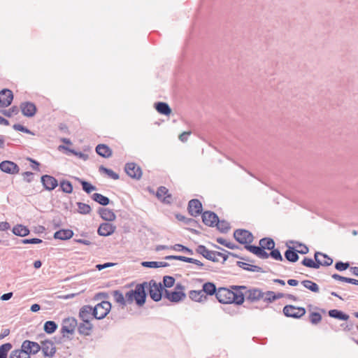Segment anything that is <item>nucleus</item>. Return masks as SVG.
Wrapping results in <instances>:
<instances>
[{
    "label": "nucleus",
    "mask_w": 358,
    "mask_h": 358,
    "mask_svg": "<svg viewBox=\"0 0 358 358\" xmlns=\"http://www.w3.org/2000/svg\"><path fill=\"white\" fill-rule=\"evenodd\" d=\"M239 286H232L233 290L226 287L218 288L216 299L221 303H234L241 305L244 302V296L239 290Z\"/></svg>",
    "instance_id": "obj_1"
},
{
    "label": "nucleus",
    "mask_w": 358,
    "mask_h": 358,
    "mask_svg": "<svg viewBox=\"0 0 358 358\" xmlns=\"http://www.w3.org/2000/svg\"><path fill=\"white\" fill-rule=\"evenodd\" d=\"M145 283L137 284L134 289H130L124 294L125 305L131 304L134 301L139 307L143 306L147 297V293L145 292Z\"/></svg>",
    "instance_id": "obj_2"
},
{
    "label": "nucleus",
    "mask_w": 358,
    "mask_h": 358,
    "mask_svg": "<svg viewBox=\"0 0 358 358\" xmlns=\"http://www.w3.org/2000/svg\"><path fill=\"white\" fill-rule=\"evenodd\" d=\"M145 283V292L148 294L150 298L156 302L159 301L162 298L163 293L164 294V288L162 282H157L155 280H151L149 282H143Z\"/></svg>",
    "instance_id": "obj_3"
},
{
    "label": "nucleus",
    "mask_w": 358,
    "mask_h": 358,
    "mask_svg": "<svg viewBox=\"0 0 358 358\" xmlns=\"http://www.w3.org/2000/svg\"><path fill=\"white\" fill-rule=\"evenodd\" d=\"M239 290L241 292L244 296V299L250 302H257L259 300H263L266 302V292H263L262 289L258 288L248 289L245 286H239Z\"/></svg>",
    "instance_id": "obj_4"
},
{
    "label": "nucleus",
    "mask_w": 358,
    "mask_h": 358,
    "mask_svg": "<svg viewBox=\"0 0 358 358\" xmlns=\"http://www.w3.org/2000/svg\"><path fill=\"white\" fill-rule=\"evenodd\" d=\"M111 303L108 301H103L94 307V317L97 320L103 319L110 312Z\"/></svg>",
    "instance_id": "obj_5"
},
{
    "label": "nucleus",
    "mask_w": 358,
    "mask_h": 358,
    "mask_svg": "<svg viewBox=\"0 0 358 358\" xmlns=\"http://www.w3.org/2000/svg\"><path fill=\"white\" fill-rule=\"evenodd\" d=\"M282 312L286 317L295 319L301 318L306 313L304 308L296 307L292 305H286L284 306Z\"/></svg>",
    "instance_id": "obj_6"
},
{
    "label": "nucleus",
    "mask_w": 358,
    "mask_h": 358,
    "mask_svg": "<svg viewBox=\"0 0 358 358\" xmlns=\"http://www.w3.org/2000/svg\"><path fill=\"white\" fill-rule=\"evenodd\" d=\"M234 236L238 242L242 244H248L253 241L252 234L249 231L245 229L236 230Z\"/></svg>",
    "instance_id": "obj_7"
},
{
    "label": "nucleus",
    "mask_w": 358,
    "mask_h": 358,
    "mask_svg": "<svg viewBox=\"0 0 358 358\" xmlns=\"http://www.w3.org/2000/svg\"><path fill=\"white\" fill-rule=\"evenodd\" d=\"M22 348L27 355L31 357V355L37 354L41 350V345L36 342L25 340L22 343Z\"/></svg>",
    "instance_id": "obj_8"
},
{
    "label": "nucleus",
    "mask_w": 358,
    "mask_h": 358,
    "mask_svg": "<svg viewBox=\"0 0 358 358\" xmlns=\"http://www.w3.org/2000/svg\"><path fill=\"white\" fill-rule=\"evenodd\" d=\"M77 325V320L74 317L65 318L62 322L61 333L64 336H65V334H73Z\"/></svg>",
    "instance_id": "obj_9"
},
{
    "label": "nucleus",
    "mask_w": 358,
    "mask_h": 358,
    "mask_svg": "<svg viewBox=\"0 0 358 358\" xmlns=\"http://www.w3.org/2000/svg\"><path fill=\"white\" fill-rule=\"evenodd\" d=\"M316 268L319 266H329L332 264L333 259L325 253L316 252L314 255Z\"/></svg>",
    "instance_id": "obj_10"
},
{
    "label": "nucleus",
    "mask_w": 358,
    "mask_h": 358,
    "mask_svg": "<svg viewBox=\"0 0 358 358\" xmlns=\"http://www.w3.org/2000/svg\"><path fill=\"white\" fill-rule=\"evenodd\" d=\"M164 297L171 302L178 303L186 297V294L182 291H169L164 289Z\"/></svg>",
    "instance_id": "obj_11"
},
{
    "label": "nucleus",
    "mask_w": 358,
    "mask_h": 358,
    "mask_svg": "<svg viewBox=\"0 0 358 358\" xmlns=\"http://www.w3.org/2000/svg\"><path fill=\"white\" fill-rule=\"evenodd\" d=\"M125 171L132 178L140 179L142 176L141 167L135 163H127L125 166Z\"/></svg>",
    "instance_id": "obj_12"
},
{
    "label": "nucleus",
    "mask_w": 358,
    "mask_h": 358,
    "mask_svg": "<svg viewBox=\"0 0 358 358\" xmlns=\"http://www.w3.org/2000/svg\"><path fill=\"white\" fill-rule=\"evenodd\" d=\"M41 350L45 357H52L56 352V348L52 341L45 340L41 341Z\"/></svg>",
    "instance_id": "obj_13"
},
{
    "label": "nucleus",
    "mask_w": 358,
    "mask_h": 358,
    "mask_svg": "<svg viewBox=\"0 0 358 358\" xmlns=\"http://www.w3.org/2000/svg\"><path fill=\"white\" fill-rule=\"evenodd\" d=\"M202 220L203 223L207 226H214L217 225L218 228H220V224L218 220V217L217 215L210 211H206L202 215Z\"/></svg>",
    "instance_id": "obj_14"
},
{
    "label": "nucleus",
    "mask_w": 358,
    "mask_h": 358,
    "mask_svg": "<svg viewBox=\"0 0 358 358\" xmlns=\"http://www.w3.org/2000/svg\"><path fill=\"white\" fill-rule=\"evenodd\" d=\"M13 99V94L10 90L0 91V108H6L10 105Z\"/></svg>",
    "instance_id": "obj_15"
},
{
    "label": "nucleus",
    "mask_w": 358,
    "mask_h": 358,
    "mask_svg": "<svg viewBox=\"0 0 358 358\" xmlns=\"http://www.w3.org/2000/svg\"><path fill=\"white\" fill-rule=\"evenodd\" d=\"M0 169L7 173L15 174L20 171L18 166L10 161H3L0 163Z\"/></svg>",
    "instance_id": "obj_16"
},
{
    "label": "nucleus",
    "mask_w": 358,
    "mask_h": 358,
    "mask_svg": "<svg viewBox=\"0 0 358 358\" xmlns=\"http://www.w3.org/2000/svg\"><path fill=\"white\" fill-rule=\"evenodd\" d=\"M41 182L47 190H53L58 186V181L53 176L44 175L41 177Z\"/></svg>",
    "instance_id": "obj_17"
},
{
    "label": "nucleus",
    "mask_w": 358,
    "mask_h": 358,
    "mask_svg": "<svg viewBox=\"0 0 358 358\" xmlns=\"http://www.w3.org/2000/svg\"><path fill=\"white\" fill-rule=\"evenodd\" d=\"M79 317L83 322H90L94 317V308L88 305L83 306L80 309Z\"/></svg>",
    "instance_id": "obj_18"
},
{
    "label": "nucleus",
    "mask_w": 358,
    "mask_h": 358,
    "mask_svg": "<svg viewBox=\"0 0 358 358\" xmlns=\"http://www.w3.org/2000/svg\"><path fill=\"white\" fill-rule=\"evenodd\" d=\"M188 211L192 216L196 217L201 213L202 204L198 199H192L188 204Z\"/></svg>",
    "instance_id": "obj_19"
},
{
    "label": "nucleus",
    "mask_w": 358,
    "mask_h": 358,
    "mask_svg": "<svg viewBox=\"0 0 358 358\" xmlns=\"http://www.w3.org/2000/svg\"><path fill=\"white\" fill-rule=\"evenodd\" d=\"M20 109L22 114L27 117H33L36 113V107L34 103L31 102L22 103Z\"/></svg>",
    "instance_id": "obj_20"
},
{
    "label": "nucleus",
    "mask_w": 358,
    "mask_h": 358,
    "mask_svg": "<svg viewBox=\"0 0 358 358\" xmlns=\"http://www.w3.org/2000/svg\"><path fill=\"white\" fill-rule=\"evenodd\" d=\"M115 230V227L108 222L101 224L98 229V234L100 236H107L111 235Z\"/></svg>",
    "instance_id": "obj_21"
},
{
    "label": "nucleus",
    "mask_w": 358,
    "mask_h": 358,
    "mask_svg": "<svg viewBox=\"0 0 358 358\" xmlns=\"http://www.w3.org/2000/svg\"><path fill=\"white\" fill-rule=\"evenodd\" d=\"M156 196L159 199L166 203H170L172 201V196L165 187H160L157 191Z\"/></svg>",
    "instance_id": "obj_22"
},
{
    "label": "nucleus",
    "mask_w": 358,
    "mask_h": 358,
    "mask_svg": "<svg viewBox=\"0 0 358 358\" xmlns=\"http://www.w3.org/2000/svg\"><path fill=\"white\" fill-rule=\"evenodd\" d=\"M96 152L99 155L104 158L110 157L113 155L112 150L105 144H99L96 147Z\"/></svg>",
    "instance_id": "obj_23"
},
{
    "label": "nucleus",
    "mask_w": 358,
    "mask_h": 358,
    "mask_svg": "<svg viewBox=\"0 0 358 358\" xmlns=\"http://www.w3.org/2000/svg\"><path fill=\"white\" fill-rule=\"evenodd\" d=\"M247 248L250 252H251L252 253L255 254V255L260 258L266 259L268 257V253H267L261 245H249L247 247Z\"/></svg>",
    "instance_id": "obj_24"
},
{
    "label": "nucleus",
    "mask_w": 358,
    "mask_h": 358,
    "mask_svg": "<svg viewBox=\"0 0 358 358\" xmlns=\"http://www.w3.org/2000/svg\"><path fill=\"white\" fill-rule=\"evenodd\" d=\"M202 292L205 293L206 295H217V292H218V289H217L215 285L213 282H205L202 285Z\"/></svg>",
    "instance_id": "obj_25"
},
{
    "label": "nucleus",
    "mask_w": 358,
    "mask_h": 358,
    "mask_svg": "<svg viewBox=\"0 0 358 358\" xmlns=\"http://www.w3.org/2000/svg\"><path fill=\"white\" fill-rule=\"evenodd\" d=\"M189 297L196 302H203L207 299L206 296H204L202 289L201 290H191L189 292Z\"/></svg>",
    "instance_id": "obj_26"
},
{
    "label": "nucleus",
    "mask_w": 358,
    "mask_h": 358,
    "mask_svg": "<svg viewBox=\"0 0 358 358\" xmlns=\"http://www.w3.org/2000/svg\"><path fill=\"white\" fill-rule=\"evenodd\" d=\"M328 314L331 317L344 321H347L350 317L348 314L345 313L342 310L337 309H332L329 310Z\"/></svg>",
    "instance_id": "obj_27"
},
{
    "label": "nucleus",
    "mask_w": 358,
    "mask_h": 358,
    "mask_svg": "<svg viewBox=\"0 0 358 358\" xmlns=\"http://www.w3.org/2000/svg\"><path fill=\"white\" fill-rule=\"evenodd\" d=\"M77 326L79 334L85 336L90 335L93 327L90 322H83Z\"/></svg>",
    "instance_id": "obj_28"
},
{
    "label": "nucleus",
    "mask_w": 358,
    "mask_h": 358,
    "mask_svg": "<svg viewBox=\"0 0 358 358\" xmlns=\"http://www.w3.org/2000/svg\"><path fill=\"white\" fill-rule=\"evenodd\" d=\"M155 108L158 113L165 115H169L171 113V109L169 106L164 102H158L155 104Z\"/></svg>",
    "instance_id": "obj_29"
},
{
    "label": "nucleus",
    "mask_w": 358,
    "mask_h": 358,
    "mask_svg": "<svg viewBox=\"0 0 358 358\" xmlns=\"http://www.w3.org/2000/svg\"><path fill=\"white\" fill-rule=\"evenodd\" d=\"M266 303H269L273 301L281 299L282 297H285V294L283 293L278 292L275 294L273 291H266Z\"/></svg>",
    "instance_id": "obj_30"
},
{
    "label": "nucleus",
    "mask_w": 358,
    "mask_h": 358,
    "mask_svg": "<svg viewBox=\"0 0 358 358\" xmlns=\"http://www.w3.org/2000/svg\"><path fill=\"white\" fill-rule=\"evenodd\" d=\"M73 235V232L71 229H62L57 231L55 234V238L61 239V240H66L71 238Z\"/></svg>",
    "instance_id": "obj_31"
},
{
    "label": "nucleus",
    "mask_w": 358,
    "mask_h": 358,
    "mask_svg": "<svg viewBox=\"0 0 358 358\" xmlns=\"http://www.w3.org/2000/svg\"><path fill=\"white\" fill-rule=\"evenodd\" d=\"M13 232L16 236L23 237L29 234V230L22 224H17L13 228Z\"/></svg>",
    "instance_id": "obj_32"
},
{
    "label": "nucleus",
    "mask_w": 358,
    "mask_h": 358,
    "mask_svg": "<svg viewBox=\"0 0 358 358\" xmlns=\"http://www.w3.org/2000/svg\"><path fill=\"white\" fill-rule=\"evenodd\" d=\"M101 217L107 221H113L115 219V215L112 210L108 208H102L99 211Z\"/></svg>",
    "instance_id": "obj_33"
},
{
    "label": "nucleus",
    "mask_w": 358,
    "mask_h": 358,
    "mask_svg": "<svg viewBox=\"0 0 358 358\" xmlns=\"http://www.w3.org/2000/svg\"><path fill=\"white\" fill-rule=\"evenodd\" d=\"M259 245L264 250H273L275 247V243L271 238H264L259 241Z\"/></svg>",
    "instance_id": "obj_34"
},
{
    "label": "nucleus",
    "mask_w": 358,
    "mask_h": 358,
    "mask_svg": "<svg viewBox=\"0 0 358 358\" xmlns=\"http://www.w3.org/2000/svg\"><path fill=\"white\" fill-rule=\"evenodd\" d=\"M285 257L287 261L291 262H295L299 259L296 252L293 249V248L290 247L285 252Z\"/></svg>",
    "instance_id": "obj_35"
},
{
    "label": "nucleus",
    "mask_w": 358,
    "mask_h": 358,
    "mask_svg": "<svg viewBox=\"0 0 358 358\" xmlns=\"http://www.w3.org/2000/svg\"><path fill=\"white\" fill-rule=\"evenodd\" d=\"M58 327L57 323L54 321H47L44 323L43 329L45 333L51 334L54 333Z\"/></svg>",
    "instance_id": "obj_36"
},
{
    "label": "nucleus",
    "mask_w": 358,
    "mask_h": 358,
    "mask_svg": "<svg viewBox=\"0 0 358 358\" xmlns=\"http://www.w3.org/2000/svg\"><path fill=\"white\" fill-rule=\"evenodd\" d=\"M113 296L115 300V301L122 306V307H124L125 305V300H124V295L122 294V292L120 290H115L113 292Z\"/></svg>",
    "instance_id": "obj_37"
},
{
    "label": "nucleus",
    "mask_w": 358,
    "mask_h": 358,
    "mask_svg": "<svg viewBox=\"0 0 358 358\" xmlns=\"http://www.w3.org/2000/svg\"><path fill=\"white\" fill-rule=\"evenodd\" d=\"M304 287L308 289L311 292L318 293L320 292L319 286L314 282L308 280H303L301 282Z\"/></svg>",
    "instance_id": "obj_38"
},
{
    "label": "nucleus",
    "mask_w": 358,
    "mask_h": 358,
    "mask_svg": "<svg viewBox=\"0 0 358 358\" xmlns=\"http://www.w3.org/2000/svg\"><path fill=\"white\" fill-rule=\"evenodd\" d=\"M141 265L144 267H150V268H159V267H166L169 265L163 262H143L141 263Z\"/></svg>",
    "instance_id": "obj_39"
},
{
    "label": "nucleus",
    "mask_w": 358,
    "mask_h": 358,
    "mask_svg": "<svg viewBox=\"0 0 358 358\" xmlns=\"http://www.w3.org/2000/svg\"><path fill=\"white\" fill-rule=\"evenodd\" d=\"M208 259L211 260L213 262H224L226 258L225 256L218 252L212 251Z\"/></svg>",
    "instance_id": "obj_40"
},
{
    "label": "nucleus",
    "mask_w": 358,
    "mask_h": 358,
    "mask_svg": "<svg viewBox=\"0 0 358 358\" xmlns=\"http://www.w3.org/2000/svg\"><path fill=\"white\" fill-rule=\"evenodd\" d=\"M92 197L94 201L103 206H106L109 203V199L101 194L94 193Z\"/></svg>",
    "instance_id": "obj_41"
},
{
    "label": "nucleus",
    "mask_w": 358,
    "mask_h": 358,
    "mask_svg": "<svg viewBox=\"0 0 358 358\" xmlns=\"http://www.w3.org/2000/svg\"><path fill=\"white\" fill-rule=\"evenodd\" d=\"M10 358H31L29 355L24 353L22 348L20 349L14 350L10 352Z\"/></svg>",
    "instance_id": "obj_42"
},
{
    "label": "nucleus",
    "mask_w": 358,
    "mask_h": 358,
    "mask_svg": "<svg viewBox=\"0 0 358 358\" xmlns=\"http://www.w3.org/2000/svg\"><path fill=\"white\" fill-rule=\"evenodd\" d=\"M12 348L10 343H6L0 346V358H7L8 353Z\"/></svg>",
    "instance_id": "obj_43"
},
{
    "label": "nucleus",
    "mask_w": 358,
    "mask_h": 358,
    "mask_svg": "<svg viewBox=\"0 0 358 358\" xmlns=\"http://www.w3.org/2000/svg\"><path fill=\"white\" fill-rule=\"evenodd\" d=\"M1 112L8 117H12L19 113V109L17 106H13L8 110H3Z\"/></svg>",
    "instance_id": "obj_44"
},
{
    "label": "nucleus",
    "mask_w": 358,
    "mask_h": 358,
    "mask_svg": "<svg viewBox=\"0 0 358 358\" xmlns=\"http://www.w3.org/2000/svg\"><path fill=\"white\" fill-rule=\"evenodd\" d=\"M309 320L313 324H317L322 320V315L317 312H311L309 315Z\"/></svg>",
    "instance_id": "obj_45"
},
{
    "label": "nucleus",
    "mask_w": 358,
    "mask_h": 358,
    "mask_svg": "<svg viewBox=\"0 0 358 358\" xmlns=\"http://www.w3.org/2000/svg\"><path fill=\"white\" fill-rule=\"evenodd\" d=\"M60 187L65 193H71L73 192L72 184L68 180H62L60 182Z\"/></svg>",
    "instance_id": "obj_46"
},
{
    "label": "nucleus",
    "mask_w": 358,
    "mask_h": 358,
    "mask_svg": "<svg viewBox=\"0 0 358 358\" xmlns=\"http://www.w3.org/2000/svg\"><path fill=\"white\" fill-rule=\"evenodd\" d=\"M175 283V278L170 275H165L163 278V282L162 285L164 286V288L165 287L170 288L173 286Z\"/></svg>",
    "instance_id": "obj_47"
},
{
    "label": "nucleus",
    "mask_w": 358,
    "mask_h": 358,
    "mask_svg": "<svg viewBox=\"0 0 358 358\" xmlns=\"http://www.w3.org/2000/svg\"><path fill=\"white\" fill-rule=\"evenodd\" d=\"M99 171L103 172L108 176V177L111 178L113 180H117L119 178V176L117 173H115L113 170L105 168L103 166H100Z\"/></svg>",
    "instance_id": "obj_48"
},
{
    "label": "nucleus",
    "mask_w": 358,
    "mask_h": 358,
    "mask_svg": "<svg viewBox=\"0 0 358 358\" xmlns=\"http://www.w3.org/2000/svg\"><path fill=\"white\" fill-rule=\"evenodd\" d=\"M271 251L268 253V257H271L272 259L277 261H282L283 258L281 255L280 251L277 249L271 250Z\"/></svg>",
    "instance_id": "obj_49"
},
{
    "label": "nucleus",
    "mask_w": 358,
    "mask_h": 358,
    "mask_svg": "<svg viewBox=\"0 0 358 358\" xmlns=\"http://www.w3.org/2000/svg\"><path fill=\"white\" fill-rule=\"evenodd\" d=\"M293 249L296 252V253L306 254L308 252V247L301 243H297L294 247H293Z\"/></svg>",
    "instance_id": "obj_50"
},
{
    "label": "nucleus",
    "mask_w": 358,
    "mask_h": 358,
    "mask_svg": "<svg viewBox=\"0 0 358 358\" xmlns=\"http://www.w3.org/2000/svg\"><path fill=\"white\" fill-rule=\"evenodd\" d=\"M78 211L80 213L87 214L91 211V208L87 204L83 203H78Z\"/></svg>",
    "instance_id": "obj_51"
},
{
    "label": "nucleus",
    "mask_w": 358,
    "mask_h": 358,
    "mask_svg": "<svg viewBox=\"0 0 358 358\" xmlns=\"http://www.w3.org/2000/svg\"><path fill=\"white\" fill-rule=\"evenodd\" d=\"M167 259H180V260H182L184 262H194L195 263L196 265L198 266H200L201 264H199V261L198 260H194L192 258H188V257H181V256H179V257H176V256H170V257H168Z\"/></svg>",
    "instance_id": "obj_52"
},
{
    "label": "nucleus",
    "mask_w": 358,
    "mask_h": 358,
    "mask_svg": "<svg viewBox=\"0 0 358 358\" xmlns=\"http://www.w3.org/2000/svg\"><path fill=\"white\" fill-rule=\"evenodd\" d=\"M197 252L208 259L209 255L212 251L208 250L203 245H199L197 248Z\"/></svg>",
    "instance_id": "obj_53"
},
{
    "label": "nucleus",
    "mask_w": 358,
    "mask_h": 358,
    "mask_svg": "<svg viewBox=\"0 0 358 358\" xmlns=\"http://www.w3.org/2000/svg\"><path fill=\"white\" fill-rule=\"evenodd\" d=\"M197 252L208 259L209 255L212 251L208 250L203 245H199L197 248Z\"/></svg>",
    "instance_id": "obj_54"
},
{
    "label": "nucleus",
    "mask_w": 358,
    "mask_h": 358,
    "mask_svg": "<svg viewBox=\"0 0 358 358\" xmlns=\"http://www.w3.org/2000/svg\"><path fill=\"white\" fill-rule=\"evenodd\" d=\"M82 186L83 189L87 193H90L92 191L95 190V187L85 181L82 182Z\"/></svg>",
    "instance_id": "obj_55"
},
{
    "label": "nucleus",
    "mask_w": 358,
    "mask_h": 358,
    "mask_svg": "<svg viewBox=\"0 0 358 358\" xmlns=\"http://www.w3.org/2000/svg\"><path fill=\"white\" fill-rule=\"evenodd\" d=\"M303 265L310 268H316L315 261L314 262L312 259L305 258L303 260Z\"/></svg>",
    "instance_id": "obj_56"
},
{
    "label": "nucleus",
    "mask_w": 358,
    "mask_h": 358,
    "mask_svg": "<svg viewBox=\"0 0 358 358\" xmlns=\"http://www.w3.org/2000/svg\"><path fill=\"white\" fill-rule=\"evenodd\" d=\"M22 242L24 244H38L42 243V240L39 238L24 239Z\"/></svg>",
    "instance_id": "obj_57"
},
{
    "label": "nucleus",
    "mask_w": 358,
    "mask_h": 358,
    "mask_svg": "<svg viewBox=\"0 0 358 358\" xmlns=\"http://www.w3.org/2000/svg\"><path fill=\"white\" fill-rule=\"evenodd\" d=\"M23 179L27 182H30L33 179V173L29 171H27L22 173Z\"/></svg>",
    "instance_id": "obj_58"
},
{
    "label": "nucleus",
    "mask_w": 358,
    "mask_h": 358,
    "mask_svg": "<svg viewBox=\"0 0 358 358\" xmlns=\"http://www.w3.org/2000/svg\"><path fill=\"white\" fill-rule=\"evenodd\" d=\"M13 129L16 131H22V132H24V133H29V131L25 128L24 127H23L22 125L20 124H15L13 125Z\"/></svg>",
    "instance_id": "obj_59"
},
{
    "label": "nucleus",
    "mask_w": 358,
    "mask_h": 358,
    "mask_svg": "<svg viewBox=\"0 0 358 358\" xmlns=\"http://www.w3.org/2000/svg\"><path fill=\"white\" fill-rule=\"evenodd\" d=\"M190 134L191 131H184L179 136V139L182 142H185L187 141V136Z\"/></svg>",
    "instance_id": "obj_60"
},
{
    "label": "nucleus",
    "mask_w": 358,
    "mask_h": 358,
    "mask_svg": "<svg viewBox=\"0 0 358 358\" xmlns=\"http://www.w3.org/2000/svg\"><path fill=\"white\" fill-rule=\"evenodd\" d=\"M350 266L349 263H343L341 262H337L335 265V268H348Z\"/></svg>",
    "instance_id": "obj_61"
},
{
    "label": "nucleus",
    "mask_w": 358,
    "mask_h": 358,
    "mask_svg": "<svg viewBox=\"0 0 358 358\" xmlns=\"http://www.w3.org/2000/svg\"><path fill=\"white\" fill-rule=\"evenodd\" d=\"M10 227V224L7 222H0V231H6Z\"/></svg>",
    "instance_id": "obj_62"
},
{
    "label": "nucleus",
    "mask_w": 358,
    "mask_h": 358,
    "mask_svg": "<svg viewBox=\"0 0 358 358\" xmlns=\"http://www.w3.org/2000/svg\"><path fill=\"white\" fill-rule=\"evenodd\" d=\"M341 327H343L344 330L349 331L353 329V324L351 322H350L347 324H342Z\"/></svg>",
    "instance_id": "obj_63"
},
{
    "label": "nucleus",
    "mask_w": 358,
    "mask_h": 358,
    "mask_svg": "<svg viewBox=\"0 0 358 358\" xmlns=\"http://www.w3.org/2000/svg\"><path fill=\"white\" fill-rule=\"evenodd\" d=\"M13 292H8L6 294H3L1 296V300L2 301H8L13 296Z\"/></svg>",
    "instance_id": "obj_64"
}]
</instances>
